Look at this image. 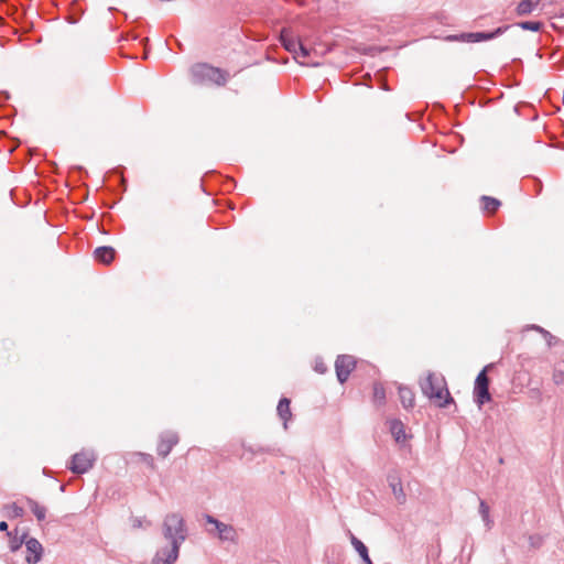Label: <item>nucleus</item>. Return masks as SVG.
<instances>
[{
	"label": "nucleus",
	"instance_id": "1",
	"mask_svg": "<svg viewBox=\"0 0 564 564\" xmlns=\"http://www.w3.org/2000/svg\"><path fill=\"white\" fill-rule=\"evenodd\" d=\"M420 387L423 394L429 399L437 400L441 408L454 402L442 375L427 372L426 377L420 380Z\"/></svg>",
	"mask_w": 564,
	"mask_h": 564
},
{
	"label": "nucleus",
	"instance_id": "2",
	"mask_svg": "<svg viewBox=\"0 0 564 564\" xmlns=\"http://www.w3.org/2000/svg\"><path fill=\"white\" fill-rule=\"evenodd\" d=\"M162 535L169 543L182 545L188 536V528L180 512L167 513L162 523Z\"/></svg>",
	"mask_w": 564,
	"mask_h": 564
},
{
	"label": "nucleus",
	"instance_id": "3",
	"mask_svg": "<svg viewBox=\"0 0 564 564\" xmlns=\"http://www.w3.org/2000/svg\"><path fill=\"white\" fill-rule=\"evenodd\" d=\"M191 74L193 82L197 84L213 83L224 85L227 82V74L224 70L208 64L194 65Z\"/></svg>",
	"mask_w": 564,
	"mask_h": 564
},
{
	"label": "nucleus",
	"instance_id": "4",
	"mask_svg": "<svg viewBox=\"0 0 564 564\" xmlns=\"http://www.w3.org/2000/svg\"><path fill=\"white\" fill-rule=\"evenodd\" d=\"M508 29H510V25H501L495 29L494 31L489 32H468V33H460L456 35H448L446 40L448 41H459V42H466V43H477L482 41H490L494 39H497L498 36L502 35Z\"/></svg>",
	"mask_w": 564,
	"mask_h": 564
},
{
	"label": "nucleus",
	"instance_id": "5",
	"mask_svg": "<svg viewBox=\"0 0 564 564\" xmlns=\"http://www.w3.org/2000/svg\"><path fill=\"white\" fill-rule=\"evenodd\" d=\"M97 459V455L91 449H83L72 456L68 468L77 475L90 470Z\"/></svg>",
	"mask_w": 564,
	"mask_h": 564
},
{
	"label": "nucleus",
	"instance_id": "6",
	"mask_svg": "<svg viewBox=\"0 0 564 564\" xmlns=\"http://www.w3.org/2000/svg\"><path fill=\"white\" fill-rule=\"evenodd\" d=\"M492 367V364L487 365L477 376L475 380L474 388V398L475 402L481 406L486 402L491 400V394L489 392V383L490 380L487 376V371Z\"/></svg>",
	"mask_w": 564,
	"mask_h": 564
},
{
	"label": "nucleus",
	"instance_id": "7",
	"mask_svg": "<svg viewBox=\"0 0 564 564\" xmlns=\"http://www.w3.org/2000/svg\"><path fill=\"white\" fill-rule=\"evenodd\" d=\"M181 545L169 543V545L160 547L152 558V564H174L180 555Z\"/></svg>",
	"mask_w": 564,
	"mask_h": 564
},
{
	"label": "nucleus",
	"instance_id": "8",
	"mask_svg": "<svg viewBox=\"0 0 564 564\" xmlns=\"http://www.w3.org/2000/svg\"><path fill=\"white\" fill-rule=\"evenodd\" d=\"M205 520L208 524H213L215 527L219 540L229 542L236 541L237 532L232 525L226 524L210 514H206Z\"/></svg>",
	"mask_w": 564,
	"mask_h": 564
},
{
	"label": "nucleus",
	"instance_id": "9",
	"mask_svg": "<svg viewBox=\"0 0 564 564\" xmlns=\"http://www.w3.org/2000/svg\"><path fill=\"white\" fill-rule=\"evenodd\" d=\"M356 361L352 356L340 355L335 362L336 376L340 383H345L354 370Z\"/></svg>",
	"mask_w": 564,
	"mask_h": 564
},
{
	"label": "nucleus",
	"instance_id": "10",
	"mask_svg": "<svg viewBox=\"0 0 564 564\" xmlns=\"http://www.w3.org/2000/svg\"><path fill=\"white\" fill-rule=\"evenodd\" d=\"M178 443V435L176 432L166 431L160 435V441L158 444V454L165 458L173 447Z\"/></svg>",
	"mask_w": 564,
	"mask_h": 564
},
{
	"label": "nucleus",
	"instance_id": "11",
	"mask_svg": "<svg viewBox=\"0 0 564 564\" xmlns=\"http://www.w3.org/2000/svg\"><path fill=\"white\" fill-rule=\"evenodd\" d=\"M26 556L25 561L29 564H36L41 561L43 555V545L35 538H29L25 541Z\"/></svg>",
	"mask_w": 564,
	"mask_h": 564
},
{
	"label": "nucleus",
	"instance_id": "12",
	"mask_svg": "<svg viewBox=\"0 0 564 564\" xmlns=\"http://www.w3.org/2000/svg\"><path fill=\"white\" fill-rule=\"evenodd\" d=\"M280 41L283 45V47L292 53V54H297V47L300 46V40L294 37L293 34L286 30V29H283L281 31V34H280Z\"/></svg>",
	"mask_w": 564,
	"mask_h": 564
},
{
	"label": "nucleus",
	"instance_id": "13",
	"mask_svg": "<svg viewBox=\"0 0 564 564\" xmlns=\"http://www.w3.org/2000/svg\"><path fill=\"white\" fill-rule=\"evenodd\" d=\"M388 481H389V486H390L392 494H393L395 500L398 501V503H400V505L405 503L406 496L403 490L401 480L398 477L390 475L388 477Z\"/></svg>",
	"mask_w": 564,
	"mask_h": 564
},
{
	"label": "nucleus",
	"instance_id": "14",
	"mask_svg": "<svg viewBox=\"0 0 564 564\" xmlns=\"http://www.w3.org/2000/svg\"><path fill=\"white\" fill-rule=\"evenodd\" d=\"M116 250L109 246H101L95 249V259L104 264H109L115 259Z\"/></svg>",
	"mask_w": 564,
	"mask_h": 564
},
{
	"label": "nucleus",
	"instance_id": "15",
	"mask_svg": "<svg viewBox=\"0 0 564 564\" xmlns=\"http://www.w3.org/2000/svg\"><path fill=\"white\" fill-rule=\"evenodd\" d=\"M291 401L288 398H282L276 406L279 417L283 421V426L288 429V421L291 420L292 413L290 409Z\"/></svg>",
	"mask_w": 564,
	"mask_h": 564
},
{
	"label": "nucleus",
	"instance_id": "16",
	"mask_svg": "<svg viewBox=\"0 0 564 564\" xmlns=\"http://www.w3.org/2000/svg\"><path fill=\"white\" fill-rule=\"evenodd\" d=\"M349 535H350L351 545L354 546L356 552L359 554V556L362 558L364 564H372V562L369 557L368 547L365 545V543L362 541H360L359 539H357L351 532H349Z\"/></svg>",
	"mask_w": 564,
	"mask_h": 564
},
{
	"label": "nucleus",
	"instance_id": "17",
	"mask_svg": "<svg viewBox=\"0 0 564 564\" xmlns=\"http://www.w3.org/2000/svg\"><path fill=\"white\" fill-rule=\"evenodd\" d=\"M390 432L395 440V442L401 443L406 440V434L404 430V424L400 420H391L389 422Z\"/></svg>",
	"mask_w": 564,
	"mask_h": 564
},
{
	"label": "nucleus",
	"instance_id": "18",
	"mask_svg": "<svg viewBox=\"0 0 564 564\" xmlns=\"http://www.w3.org/2000/svg\"><path fill=\"white\" fill-rule=\"evenodd\" d=\"M540 2L541 0H522L518 3L516 12L520 17L529 15L536 9Z\"/></svg>",
	"mask_w": 564,
	"mask_h": 564
},
{
	"label": "nucleus",
	"instance_id": "19",
	"mask_svg": "<svg viewBox=\"0 0 564 564\" xmlns=\"http://www.w3.org/2000/svg\"><path fill=\"white\" fill-rule=\"evenodd\" d=\"M25 502L29 506V508L31 509V511L33 512V514L35 516L37 521L45 520L46 512H47L46 507L40 505L37 501H35L34 499H32L30 497L25 498Z\"/></svg>",
	"mask_w": 564,
	"mask_h": 564
},
{
	"label": "nucleus",
	"instance_id": "20",
	"mask_svg": "<svg viewBox=\"0 0 564 564\" xmlns=\"http://www.w3.org/2000/svg\"><path fill=\"white\" fill-rule=\"evenodd\" d=\"M399 397L402 405L405 409L412 408L414 405V393L408 387H399Z\"/></svg>",
	"mask_w": 564,
	"mask_h": 564
},
{
	"label": "nucleus",
	"instance_id": "21",
	"mask_svg": "<svg viewBox=\"0 0 564 564\" xmlns=\"http://www.w3.org/2000/svg\"><path fill=\"white\" fill-rule=\"evenodd\" d=\"M480 202L481 208L489 214H494L501 205L499 199L491 196H481Z\"/></svg>",
	"mask_w": 564,
	"mask_h": 564
},
{
	"label": "nucleus",
	"instance_id": "22",
	"mask_svg": "<svg viewBox=\"0 0 564 564\" xmlns=\"http://www.w3.org/2000/svg\"><path fill=\"white\" fill-rule=\"evenodd\" d=\"M9 536V547L12 552H17L22 544H25L26 541V533L22 534L21 536H18L17 534H13L12 532H8Z\"/></svg>",
	"mask_w": 564,
	"mask_h": 564
},
{
	"label": "nucleus",
	"instance_id": "23",
	"mask_svg": "<svg viewBox=\"0 0 564 564\" xmlns=\"http://www.w3.org/2000/svg\"><path fill=\"white\" fill-rule=\"evenodd\" d=\"M489 506L486 503L485 500H480L479 502V513H480V517L486 525V528L488 530H490L494 525V521L491 520L490 518V514H489Z\"/></svg>",
	"mask_w": 564,
	"mask_h": 564
},
{
	"label": "nucleus",
	"instance_id": "24",
	"mask_svg": "<svg viewBox=\"0 0 564 564\" xmlns=\"http://www.w3.org/2000/svg\"><path fill=\"white\" fill-rule=\"evenodd\" d=\"M373 401L379 405L383 404L386 401V390L379 382L373 384Z\"/></svg>",
	"mask_w": 564,
	"mask_h": 564
},
{
	"label": "nucleus",
	"instance_id": "25",
	"mask_svg": "<svg viewBox=\"0 0 564 564\" xmlns=\"http://www.w3.org/2000/svg\"><path fill=\"white\" fill-rule=\"evenodd\" d=\"M7 514L11 518H21L24 516V509L15 502L6 506Z\"/></svg>",
	"mask_w": 564,
	"mask_h": 564
},
{
	"label": "nucleus",
	"instance_id": "26",
	"mask_svg": "<svg viewBox=\"0 0 564 564\" xmlns=\"http://www.w3.org/2000/svg\"><path fill=\"white\" fill-rule=\"evenodd\" d=\"M517 25L525 31L539 32L542 28V23L539 21H522L518 22Z\"/></svg>",
	"mask_w": 564,
	"mask_h": 564
},
{
	"label": "nucleus",
	"instance_id": "27",
	"mask_svg": "<svg viewBox=\"0 0 564 564\" xmlns=\"http://www.w3.org/2000/svg\"><path fill=\"white\" fill-rule=\"evenodd\" d=\"M531 328L534 329V330L540 332L543 335V337L547 341V346L549 347H551L553 345V340H555V337L550 332L545 330L544 328H542V327H540L538 325H532Z\"/></svg>",
	"mask_w": 564,
	"mask_h": 564
},
{
	"label": "nucleus",
	"instance_id": "28",
	"mask_svg": "<svg viewBox=\"0 0 564 564\" xmlns=\"http://www.w3.org/2000/svg\"><path fill=\"white\" fill-rule=\"evenodd\" d=\"M150 525H151V522L144 518H133L132 519V528L133 529L148 528Z\"/></svg>",
	"mask_w": 564,
	"mask_h": 564
},
{
	"label": "nucleus",
	"instance_id": "29",
	"mask_svg": "<svg viewBox=\"0 0 564 564\" xmlns=\"http://www.w3.org/2000/svg\"><path fill=\"white\" fill-rule=\"evenodd\" d=\"M302 56L303 58H306L310 56V50L303 45L302 42H300V46L297 47V54L295 56Z\"/></svg>",
	"mask_w": 564,
	"mask_h": 564
},
{
	"label": "nucleus",
	"instance_id": "30",
	"mask_svg": "<svg viewBox=\"0 0 564 564\" xmlns=\"http://www.w3.org/2000/svg\"><path fill=\"white\" fill-rule=\"evenodd\" d=\"M315 371L318 372V373H325L326 370H327V367L325 366L324 362L322 361H316L315 364Z\"/></svg>",
	"mask_w": 564,
	"mask_h": 564
},
{
	"label": "nucleus",
	"instance_id": "31",
	"mask_svg": "<svg viewBox=\"0 0 564 564\" xmlns=\"http://www.w3.org/2000/svg\"><path fill=\"white\" fill-rule=\"evenodd\" d=\"M143 457V460L149 464L151 467H153V457L149 454H141Z\"/></svg>",
	"mask_w": 564,
	"mask_h": 564
},
{
	"label": "nucleus",
	"instance_id": "32",
	"mask_svg": "<svg viewBox=\"0 0 564 564\" xmlns=\"http://www.w3.org/2000/svg\"><path fill=\"white\" fill-rule=\"evenodd\" d=\"M0 531H2V532L6 531L7 533L9 532L8 531V523L6 521H1L0 522Z\"/></svg>",
	"mask_w": 564,
	"mask_h": 564
},
{
	"label": "nucleus",
	"instance_id": "33",
	"mask_svg": "<svg viewBox=\"0 0 564 564\" xmlns=\"http://www.w3.org/2000/svg\"><path fill=\"white\" fill-rule=\"evenodd\" d=\"M554 378H555V383H558L560 382L558 380H561V377L555 376Z\"/></svg>",
	"mask_w": 564,
	"mask_h": 564
},
{
	"label": "nucleus",
	"instance_id": "34",
	"mask_svg": "<svg viewBox=\"0 0 564 564\" xmlns=\"http://www.w3.org/2000/svg\"><path fill=\"white\" fill-rule=\"evenodd\" d=\"M554 378H555V383H558L560 382L558 380H561V377L555 376Z\"/></svg>",
	"mask_w": 564,
	"mask_h": 564
}]
</instances>
